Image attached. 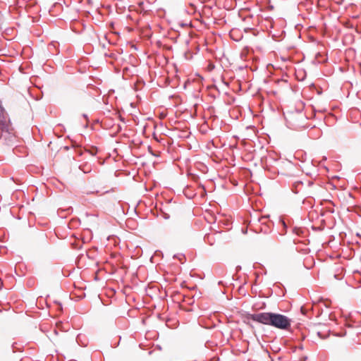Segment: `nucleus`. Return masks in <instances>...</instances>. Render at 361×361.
I'll list each match as a JSON object with an SVG mask.
<instances>
[{"label": "nucleus", "instance_id": "nucleus-2", "mask_svg": "<svg viewBox=\"0 0 361 361\" xmlns=\"http://www.w3.org/2000/svg\"><path fill=\"white\" fill-rule=\"evenodd\" d=\"M317 335H318V336H319V337H320L321 338H324V336H322V335H321V333H320V332H317Z\"/></svg>", "mask_w": 361, "mask_h": 361}, {"label": "nucleus", "instance_id": "nucleus-1", "mask_svg": "<svg viewBox=\"0 0 361 361\" xmlns=\"http://www.w3.org/2000/svg\"><path fill=\"white\" fill-rule=\"evenodd\" d=\"M250 318L253 321L266 325H271L283 330L289 329L291 325V319L281 314L262 312L253 314L250 316Z\"/></svg>", "mask_w": 361, "mask_h": 361}]
</instances>
